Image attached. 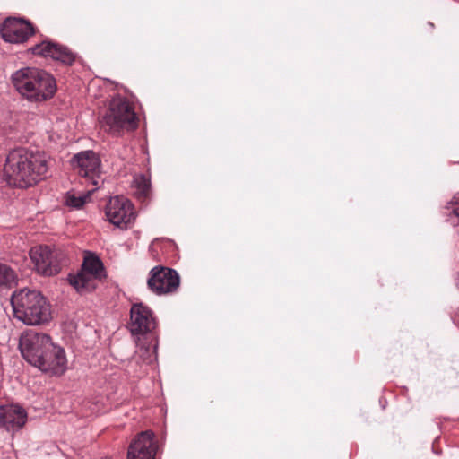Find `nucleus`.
<instances>
[{
    "label": "nucleus",
    "mask_w": 459,
    "mask_h": 459,
    "mask_svg": "<svg viewBox=\"0 0 459 459\" xmlns=\"http://www.w3.org/2000/svg\"><path fill=\"white\" fill-rule=\"evenodd\" d=\"M48 158L44 152L17 148L9 152L4 174L11 186L25 188L37 184L47 177Z\"/></svg>",
    "instance_id": "2"
},
{
    "label": "nucleus",
    "mask_w": 459,
    "mask_h": 459,
    "mask_svg": "<svg viewBox=\"0 0 459 459\" xmlns=\"http://www.w3.org/2000/svg\"><path fill=\"white\" fill-rule=\"evenodd\" d=\"M19 348L24 359L43 372L62 375L67 368L65 350L44 333L30 330L22 334Z\"/></svg>",
    "instance_id": "1"
},
{
    "label": "nucleus",
    "mask_w": 459,
    "mask_h": 459,
    "mask_svg": "<svg viewBox=\"0 0 459 459\" xmlns=\"http://www.w3.org/2000/svg\"><path fill=\"white\" fill-rule=\"evenodd\" d=\"M73 169L82 178L88 179L95 189L102 183L101 160L93 151H83L75 154L71 160Z\"/></svg>",
    "instance_id": "8"
},
{
    "label": "nucleus",
    "mask_w": 459,
    "mask_h": 459,
    "mask_svg": "<svg viewBox=\"0 0 459 459\" xmlns=\"http://www.w3.org/2000/svg\"><path fill=\"white\" fill-rule=\"evenodd\" d=\"M12 81L15 89L30 101L49 100L56 91L55 78L37 68L26 67L16 71Z\"/></svg>",
    "instance_id": "3"
},
{
    "label": "nucleus",
    "mask_w": 459,
    "mask_h": 459,
    "mask_svg": "<svg viewBox=\"0 0 459 459\" xmlns=\"http://www.w3.org/2000/svg\"><path fill=\"white\" fill-rule=\"evenodd\" d=\"M153 352L150 346L139 345L135 351L134 359L137 362L149 364L152 362Z\"/></svg>",
    "instance_id": "18"
},
{
    "label": "nucleus",
    "mask_w": 459,
    "mask_h": 459,
    "mask_svg": "<svg viewBox=\"0 0 459 459\" xmlns=\"http://www.w3.org/2000/svg\"><path fill=\"white\" fill-rule=\"evenodd\" d=\"M30 257L35 271L45 277L58 274L65 261V255L60 249L48 246H36L30 251Z\"/></svg>",
    "instance_id": "7"
},
{
    "label": "nucleus",
    "mask_w": 459,
    "mask_h": 459,
    "mask_svg": "<svg viewBox=\"0 0 459 459\" xmlns=\"http://www.w3.org/2000/svg\"><path fill=\"white\" fill-rule=\"evenodd\" d=\"M11 303L15 317L27 325H40L51 317L49 304L39 291L22 289L13 294Z\"/></svg>",
    "instance_id": "4"
},
{
    "label": "nucleus",
    "mask_w": 459,
    "mask_h": 459,
    "mask_svg": "<svg viewBox=\"0 0 459 459\" xmlns=\"http://www.w3.org/2000/svg\"><path fill=\"white\" fill-rule=\"evenodd\" d=\"M156 449L154 434L149 430L143 431L130 444L127 459H154Z\"/></svg>",
    "instance_id": "12"
},
{
    "label": "nucleus",
    "mask_w": 459,
    "mask_h": 459,
    "mask_svg": "<svg viewBox=\"0 0 459 459\" xmlns=\"http://www.w3.org/2000/svg\"><path fill=\"white\" fill-rule=\"evenodd\" d=\"M134 186L135 187L136 197L144 202L147 200L151 194V180L145 175H137L134 179Z\"/></svg>",
    "instance_id": "16"
},
{
    "label": "nucleus",
    "mask_w": 459,
    "mask_h": 459,
    "mask_svg": "<svg viewBox=\"0 0 459 459\" xmlns=\"http://www.w3.org/2000/svg\"><path fill=\"white\" fill-rule=\"evenodd\" d=\"M34 33L31 23L15 18L6 19L1 29L2 38L10 43H23Z\"/></svg>",
    "instance_id": "11"
},
{
    "label": "nucleus",
    "mask_w": 459,
    "mask_h": 459,
    "mask_svg": "<svg viewBox=\"0 0 459 459\" xmlns=\"http://www.w3.org/2000/svg\"><path fill=\"white\" fill-rule=\"evenodd\" d=\"M91 191H88L86 195H69L66 199V204L69 206L74 207V208H81L83 206V204L87 202V200L90 197V194Z\"/></svg>",
    "instance_id": "19"
},
{
    "label": "nucleus",
    "mask_w": 459,
    "mask_h": 459,
    "mask_svg": "<svg viewBox=\"0 0 459 459\" xmlns=\"http://www.w3.org/2000/svg\"><path fill=\"white\" fill-rule=\"evenodd\" d=\"M105 213L108 221L119 228H126L135 219L133 204L124 196L111 197Z\"/></svg>",
    "instance_id": "10"
},
{
    "label": "nucleus",
    "mask_w": 459,
    "mask_h": 459,
    "mask_svg": "<svg viewBox=\"0 0 459 459\" xmlns=\"http://www.w3.org/2000/svg\"><path fill=\"white\" fill-rule=\"evenodd\" d=\"M106 278V272L100 259L93 255L84 257L82 269L76 274H70L69 283L78 292H90L97 283Z\"/></svg>",
    "instance_id": "6"
},
{
    "label": "nucleus",
    "mask_w": 459,
    "mask_h": 459,
    "mask_svg": "<svg viewBox=\"0 0 459 459\" xmlns=\"http://www.w3.org/2000/svg\"><path fill=\"white\" fill-rule=\"evenodd\" d=\"M26 411L18 404L0 406V427L7 431H16L22 429L27 421Z\"/></svg>",
    "instance_id": "15"
},
{
    "label": "nucleus",
    "mask_w": 459,
    "mask_h": 459,
    "mask_svg": "<svg viewBox=\"0 0 459 459\" xmlns=\"http://www.w3.org/2000/svg\"><path fill=\"white\" fill-rule=\"evenodd\" d=\"M15 272L6 264H0V289L12 288L16 282Z\"/></svg>",
    "instance_id": "17"
},
{
    "label": "nucleus",
    "mask_w": 459,
    "mask_h": 459,
    "mask_svg": "<svg viewBox=\"0 0 459 459\" xmlns=\"http://www.w3.org/2000/svg\"><path fill=\"white\" fill-rule=\"evenodd\" d=\"M446 209L450 213L455 214L459 217V195H455L453 197L451 202L447 204Z\"/></svg>",
    "instance_id": "20"
},
{
    "label": "nucleus",
    "mask_w": 459,
    "mask_h": 459,
    "mask_svg": "<svg viewBox=\"0 0 459 459\" xmlns=\"http://www.w3.org/2000/svg\"><path fill=\"white\" fill-rule=\"evenodd\" d=\"M178 273L171 268L158 265L149 273L148 288L157 295L170 294L177 291L179 287Z\"/></svg>",
    "instance_id": "9"
},
{
    "label": "nucleus",
    "mask_w": 459,
    "mask_h": 459,
    "mask_svg": "<svg viewBox=\"0 0 459 459\" xmlns=\"http://www.w3.org/2000/svg\"><path fill=\"white\" fill-rule=\"evenodd\" d=\"M30 50L34 55L51 57L68 65H71L75 59L74 54L66 47L49 40H43L32 47Z\"/></svg>",
    "instance_id": "14"
},
{
    "label": "nucleus",
    "mask_w": 459,
    "mask_h": 459,
    "mask_svg": "<svg viewBox=\"0 0 459 459\" xmlns=\"http://www.w3.org/2000/svg\"><path fill=\"white\" fill-rule=\"evenodd\" d=\"M155 327L156 322L150 308L143 304H134L130 311L129 323L132 334H143Z\"/></svg>",
    "instance_id": "13"
},
{
    "label": "nucleus",
    "mask_w": 459,
    "mask_h": 459,
    "mask_svg": "<svg viewBox=\"0 0 459 459\" xmlns=\"http://www.w3.org/2000/svg\"><path fill=\"white\" fill-rule=\"evenodd\" d=\"M137 125L138 119L133 103L121 96L114 97L110 100L108 108L100 120L101 127L113 135L134 130Z\"/></svg>",
    "instance_id": "5"
}]
</instances>
